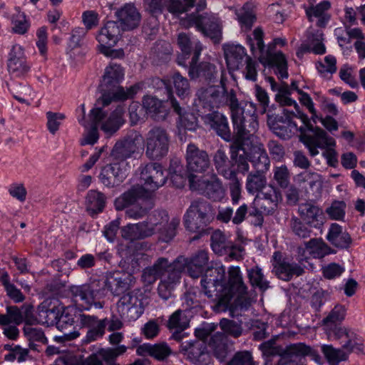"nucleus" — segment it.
<instances>
[{"mask_svg": "<svg viewBox=\"0 0 365 365\" xmlns=\"http://www.w3.org/2000/svg\"><path fill=\"white\" fill-rule=\"evenodd\" d=\"M225 82L222 71L219 85L201 87L196 95L201 106L209 110L227 106L237 140H249L259 127L256 105L250 101L240 102L234 90L227 91Z\"/></svg>", "mask_w": 365, "mask_h": 365, "instance_id": "obj_1", "label": "nucleus"}, {"mask_svg": "<svg viewBox=\"0 0 365 365\" xmlns=\"http://www.w3.org/2000/svg\"><path fill=\"white\" fill-rule=\"evenodd\" d=\"M346 314L345 306L336 304L322 320L325 333L330 340H336L349 352L362 353L364 345L351 329L342 326Z\"/></svg>", "mask_w": 365, "mask_h": 365, "instance_id": "obj_2", "label": "nucleus"}, {"mask_svg": "<svg viewBox=\"0 0 365 365\" xmlns=\"http://www.w3.org/2000/svg\"><path fill=\"white\" fill-rule=\"evenodd\" d=\"M252 38L248 36L247 42L250 47V50L254 56H257L259 61L268 65L269 66L275 68V73L280 78H287V61L285 56L282 52L278 51L276 53L272 52L273 47L277 44L284 46L286 41L282 38H274V45H268L266 48L263 37L264 32L260 27L256 28L253 31Z\"/></svg>", "mask_w": 365, "mask_h": 365, "instance_id": "obj_3", "label": "nucleus"}, {"mask_svg": "<svg viewBox=\"0 0 365 365\" xmlns=\"http://www.w3.org/2000/svg\"><path fill=\"white\" fill-rule=\"evenodd\" d=\"M229 283L227 294H222L213 307L217 312H226L227 309L247 310L251 301L247 297V287L245 284L239 267H229Z\"/></svg>", "mask_w": 365, "mask_h": 365, "instance_id": "obj_4", "label": "nucleus"}, {"mask_svg": "<svg viewBox=\"0 0 365 365\" xmlns=\"http://www.w3.org/2000/svg\"><path fill=\"white\" fill-rule=\"evenodd\" d=\"M302 119L311 133H307L305 128L302 127L301 130L300 141L309 150L311 156L314 157L319 154L318 148L326 149L323 155L327 160L329 165L335 167L338 163L336 153L332 148L336 145L333 138L329 136L326 131L319 127H314L306 114H299Z\"/></svg>", "mask_w": 365, "mask_h": 365, "instance_id": "obj_5", "label": "nucleus"}, {"mask_svg": "<svg viewBox=\"0 0 365 365\" xmlns=\"http://www.w3.org/2000/svg\"><path fill=\"white\" fill-rule=\"evenodd\" d=\"M123 76L124 71L120 65L111 64L106 67L101 84L102 96L98 101L103 107L109 106L112 101L131 98L137 93V86H131L127 91L118 86Z\"/></svg>", "mask_w": 365, "mask_h": 365, "instance_id": "obj_6", "label": "nucleus"}, {"mask_svg": "<svg viewBox=\"0 0 365 365\" xmlns=\"http://www.w3.org/2000/svg\"><path fill=\"white\" fill-rule=\"evenodd\" d=\"M148 196V194L142 186L134 185L117 197L114 205L117 210L125 209L126 217L139 220L147 215L153 207Z\"/></svg>", "mask_w": 365, "mask_h": 365, "instance_id": "obj_7", "label": "nucleus"}, {"mask_svg": "<svg viewBox=\"0 0 365 365\" xmlns=\"http://www.w3.org/2000/svg\"><path fill=\"white\" fill-rule=\"evenodd\" d=\"M215 219V209L203 197L192 200L183 216L185 229L192 232L201 233Z\"/></svg>", "mask_w": 365, "mask_h": 365, "instance_id": "obj_8", "label": "nucleus"}, {"mask_svg": "<svg viewBox=\"0 0 365 365\" xmlns=\"http://www.w3.org/2000/svg\"><path fill=\"white\" fill-rule=\"evenodd\" d=\"M170 144L168 131L162 126H153L145 135V155L150 160H161L168 155Z\"/></svg>", "mask_w": 365, "mask_h": 365, "instance_id": "obj_9", "label": "nucleus"}, {"mask_svg": "<svg viewBox=\"0 0 365 365\" xmlns=\"http://www.w3.org/2000/svg\"><path fill=\"white\" fill-rule=\"evenodd\" d=\"M188 182L190 190L198 191L214 202H222L225 197V190L220 179L215 173L204 177L190 175Z\"/></svg>", "mask_w": 365, "mask_h": 365, "instance_id": "obj_10", "label": "nucleus"}, {"mask_svg": "<svg viewBox=\"0 0 365 365\" xmlns=\"http://www.w3.org/2000/svg\"><path fill=\"white\" fill-rule=\"evenodd\" d=\"M190 26H195L205 36L210 37L215 43L222 38V21L217 14L206 12L202 14L192 13L187 16Z\"/></svg>", "mask_w": 365, "mask_h": 365, "instance_id": "obj_11", "label": "nucleus"}, {"mask_svg": "<svg viewBox=\"0 0 365 365\" xmlns=\"http://www.w3.org/2000/svg\"><path fill=\"white\" fill-rule=\"evenodd\" d=\"M69 290L73 299L84 306L83 309L89 310L92 305L96 308H103V304L96 301L103 295L100 280L93 279L81 285H73Z\"/></svg>", "mask_w": 365, "mask_h": 365, "instance_id": "obj_12", "label": "nucleus"}, {"mask_svg": "<svg viewBox=\"0 0 365 365\" xmlns=\"http://www.w3.org/2000/svg\"><path fill=\"white\" fill-rule=\"evenodd\" d=\"M225 268L223 266L210 267L206 269L201 279V286L206 296L212 298L216 297V302L223 294H227L229 279L225 281Z\"/></svg>", "mask_w": 365, "mask_h": 365, "instance_id": "obj_13", "label": "nucleus"}, {"mask_svg": "<svg viewBox=\"0 0 365 365\" xmlns=\"http://www.w3.org/2000/svg\"><path fill=\"white\" fill-rule=\"evenodd\" d=\"M143 142V138L140 133L135 130L130 131L118 140L113 147L110 152L113 161L128 163L127 159L135 158L139 154Z\"/></svg>", "mask_w": 365, "mask_h": 365, "instance_id": "obj_14", "label": "nucleus"}, {"mask_svg": "<svg viewBox=\"0 0 365 365\" xmlns=\"http://www.w3.org/2000/svg\"><path fill=\"white\" fill-rule=\"evenodd\" d=\"M143 294L134 289L122 295L116 303V310L122 319L135 321L144 312Z\"/></svg>", "mask_w": 365, "mask_h": 365, "instance_id": "obj_15", "label": "nucleus"}, {"mask_svg": "<svg viewBox=\"0 0 365 365\" xmlns=\"http://www.w3.org/2000/svg\"><path fill=\"white\" fill-rule=\"evenodd\" d=\"M120 29L114 21L106 22L98 31L96 38L99 43L101 53L109 57H119L123 54L122 51L113 50L120 36Z\"/></svg>", "mask_w": 365, "mask_h": 365, "instance_id": "obj_16", "label": "nucleus"}, {"mask_svg": "<svg viewBox=\"0 0 365 365\" xmlns=\"http://www.w3.org/2000/svg\"><path fill=\"white\" fill-rule=\"evenodd\" d=\"M267 122L272 132L283 139L289 138L296 131L301 132L300 129L302 127L305 128L307 133L310 132L303 122V125L298 128L297 123L292 119L291 113L286 109H284L282 115L267 113Z\"/></svg>", "mask_w": 365, "mask_h": 365, "instance_id": "obj_17", "label": "nucleus"}, {"mask_svg": "<svg viewBox=\"0 0 365 365\" xmlns=\"http://www.w3.org/2000/svg\"><path fill=\"white\" fill-rule=\"evenodd\" d=\"M185 261L183 256L178 257L173 262H170L165 257H159L154 264L144 269L142 277L145 282L153 284L165 273L170 274L180 268V274L183 272V264Z\"/></svg>", "mask_w": 365, "mask_h": 365, "instance_id": "obj_18", "label": "nucleus"}, {"mask_svg": "<svg viewBox=\"0 0 365 365\" xmlns=\"http://www.w3.org/2000/svg\"><path fill=\"white\" fill-rule=\"evenodd\" d=\"M307 356L315 358L318 353L304 343L291 344L282 351L276 365H304Z\"/></svg>", "mask_w": 365, "mask_h": 365, "instance_id": "obj_19", "label": "nucleus"}, {"mask_svg": "<svg viewBox=\"0 0 365 365\" xmlns=\"http://www.w3.org/2000/svg\"><path fill=\"white\" fill-rule=\"evenodd\" d=\"M76 317L81 327L88 329L85 337L82 339L83 344H88L96 341L105 335L108 323V318L99 319L95 315L84 313H80Z\"/></svg>", "mask_w": 365, "mask_h": 365, "instance_id": "obj_20", "label": "nucleus"}, {"mask_svg": "<svg viewBox=\"0 0 365 365\" xmlns=\"http://www.w3.org/2000/svg\"><path fill=\"white\" fill-rule=\"evenodd\" d=\"M187 178L195 173H203L210 167V159L206 150L200 149L193 143H190L186 149Z\"/></svg>", "mask_w": 365, "mask_h": 365, "instance_id": "obj_21", "label": "nucleus"}, {"mask_svg": "<svg viewBox=\"0 0 365 365\" xmlns=\"http://www.w3.org/2000/svg\"><path fill=\"white\" fill-rule=\"evenodd\" d=\"M129 170L128 163L113 161L102 168L99 180L107 187H115L126 179Z\"/></svg>", "mask_w": 365, "mask_h": 365, "instance_id": "obj_22", "label": "nucleus"}, {"mask_svg": "<svg viewBox=\"0 0 365 365\" xmlns=\"http://www.w3.org/2000/svg\"><path fill=\"white\" fill-rule=\"evenodd\" d=\"M140 180L143 182L141 185L148 194L163 186L167 180V175L158 163H150L145 165L140 172Z\"/></svg>", "mask_w": 365, "mask_h": 365, "instance_id": "obj_23", "label": "nucleus"}, {"mask_svg": "<svg viewBox=\"0 0 365 365\" xmlns=\"http://www.w3.org/2000/svg\"><path fill=\"white\" fill-rule=\"evenodd\" d=\"M273 267L276 276L284 281H289L294 277H299L304 272V268L297 263L283 259L281 252H275L273 255Z\"/></svg>", "mask_w": 365, "mask_h": 365, "instance_id": "obj_24", "label": "nucleus"}, {"mask_svg": "<svg viewBox=\"0 0 365 365\" xmlns=\"http://www.w3.org/2000/svg\"><path fill=\"white\" fill-rule=\"evenodd\" d=\"M202 120L205 125L213 130L224 140L229 142L232 139L228 119L223 113L213 110L202 115Z\"/></svg>", "mask_w": 365, "mask_h": 365, "instance_id": "obj_25", "label": "nucleus"}, {"mask_svg": "<svg viewBox=\"0 0 365 365\" xmlns=\"http://www.w3.org/2000/svg\"><path fill=\"white\" fill-rule=\"evenodd\" d=\"M188 75L191 79H198L207 83H215L218 81L219 71L217 66L212 63L202 61L197 63L191 60L188 69Z\"/></svg>", "mask_w": 365, "mask_h": 365, "instance_id": "obj_26", "label": "nucleus"}, {"mask_svg": "<svg viewBox=\"0 0 365 365\" xmlns=\"http://www.w3.org/2000/svg\"><path fill=\"white\" fill-rule=\"evenodd\" d=\"M133 279V276L128 272H108L101 284L106 287L113 295L119 296L130 289Z\"/></svg>", "mask_w": 365, "mask_h": 365, "instance_id": "obj_27", "label": "nucleus"}, {"mask_svg": "<svg viewBox=\"0 0 365 365\" xmlns=\"http://www.w3.org/2000/svg\"><path fill=\"white\" fill-rule=\"evenodd\" d=\"M8 71L10 73L19 76L28 73L30 64L27 62L21 46L14 45L9 53L7 62Z\"/></svg>", "mask_w": 365, "mask_h": 365, "instance_id": "obj_28", "label": "nucleus"}, {"mask_svg": "<svg viewBox=\"0 0 365 365\" xmlns=\"http://www.w3.org/2000/svg\"><path fill=\"white\" fill-rule=\"evenodd\" d=\"M298 212L302 219L310 227L320 229L325 222L322 209L312 202L300 204Z\"/></svg>", "mask_w": 365, "mask_h": 365, "instance_id": "obj_29", "label": "nucleus"}, {"mask_svg": "<svg viewBox=\"0 0 365 365\" xmlns=\"http://www.w3.org/2000/svg\"><path fill=\"white\" fill-rule=\"evenodd\" d=\"M281 199L280 192L275 187L269 185L266 191H262L257 195L254 205L269 215L274 213Z\"/></svg>", "mask_w": 365, "mask_h": 365, "instance_id": "obj_30", "label": "nucleus"}, {"mask_svg": "<svg viewBox=\"0 0 365 365\" xmlns=\"http://www.w3.org/2000/svg\"><path fill=\"white\" fill-rule=\"evenodd\" d=\"M115 16L124 31L137 28L141 19V16L133 4H125L115 11Z\"/></svg>", "mask_w": 365, "mask_h": 365, "instance_id": "obj_31", "label": "nucleus"}, {"mask_svg": "<svg viewBox=\"0 0 365 365\" xmlns=\"http://www.w3.org/2000/svg\"><path fill=\"white\" fill-rule=\"evenodd\" d=\"M185 261L183 264V271L186 270L187 274L192 278L200 277L205 266L209 262L208 252L206 250H201L196 252L190 258L184 257Z\"/></svg>", "mask_w": 365, "mask_h": 365, "instance_id": "obj_32", "label": "nucleus"}, {"mask_svg": "<svg viewBox=\"0 0 365 365\" xmlns=\"http://www.w3.org/2000/svg\"><path fill=\"white\" fill-rule=\"evenodd\" d=\"M330 8V2L324 0L315 6L307 7L305 13L309 22H315L317 27L325 28L331 18L328 12Z\"/></svg>", "mask_w": 365, "mask_h": 365, "instance_id": "obj_33", "label": "nucleus"}, {"mask_svg": "<svg viewBox=\"0 0 365 365\" xmlns=\"http://www.w3.org/2000/svg\"><path fill=\"white\" fill-rule=\"evenodd\" d=\"M235 155L232 153L230 159L225 150H217L213 156V162L217 173L228 180L236 178V169L234 164Z\"/></svg>", "mask_w": 365, "mask_h": 365, "instance_id": "obj_34", "label": "nucleus"}, {"mask_svg": "<svg viewBox=\"0 0 365 365\" xmlns=\"http://www.w3.org/2000/svg\"><path fill=\"white\" fill-rule=\"evenodd\" d=\"M168 100L161 101L155 97L147 96L143 99V107L155 120H163L168 114Z\"/></svg>", "mask_w": 365, "mask_h": 365, "instance_id": "obj_35", "label": "nucleus"}, {"mask_svg": "<svg viewBox=\"0 0 365 365\" xmlns=\"http://www.w3.org/2000/svg\"><path fill=\"white\" fill-rule=\"evenodd\" d=\"M224 51L227 66L233 70L242 67L247 58H250L247 55L245 48L240 45H227Z\"/></svg>", "mask_w": 365, "mask_h": 365, "instance_id": "obj_36", "label": "nucleus"}, {"mask_svg": "<svg viewBox=\"0 0 365 365\" xmlns=\"http://www.w3.org/2000/svg\"><path fill=\"white\" fill-rule=\"evenodd\" d=\"M327 240L334 247L340 249H346L352 243L350 235L337 223H331Z\"/></svg>", "mask_w": 365, "mask_h": 365, "instance_id": "obj_37", "label": "nucleus"}, {"mask_svg": "<svg viewBox=\"0 0 365 365\" xmlns=\"http://www.w3.org/2000/svg\"><path fill=\"white\" fill-rule=\"evenodd\" d=\"M75 321L72 315L69 314L66 311H63L59 314L58 319L56 322V327L63 332L61 336H56V341L61 343L72 341L80 336V332L78 330L70 331L68 332L63 331L68 327H71Z\"/></svg>", "mask_w": 365, "mask_h": 365, "instance_id": "obj_38", "label": "nucleus"}, {"mask_svg": "<svg viewBox=\"0 0 365 365\" xmlns=\"http://www.w3.org/2000/svg\"><path fill=\"white\" fill-rule=\"evenodd\" d=\"M323 32L317 30L310 33L307 36L308 44H302L298 51L297 56L301 57L304 53L313 52L315 54H324L326 53V47L323 43Z\"/></svg>", "mask_w": 365, "mask_h": 365, "instance_id": "obj_39", "label": "nucleus"}, {"mask_svg": "<svg viewBox=\"0 0 365 365\" xmlns=\"http://www.w3.org/2000/svg\"><path fill=\"white\" fill-rule=\"evenodd\" d=\"M121 232L124 239L130 241L144 239L153 235L152 228H149L148 223L144 221L136 224H128L122 228Z\"/></svg>", "mask_w": 365, "mask_h": 365, "instance_id": "obj_40", "label": "nucleus"}, {"mask_svg": "<svg viewBox=\"0 0 365 365\" xmlns=\"http://www.w3.org/2000/svg\"><path fill=\"white\" fill-rule=\"evenodd\" d=\"M249 161L252 163L255 171L267 173L269 169L270 160L262 145L252 148Z\"/></svg>", "mask_w": 365, "mask_h": 365, "instance_id": "obj_41", "label": "nucleus"}, {"mask_svg": "<svg viewBox=\"0 0 365 365\" xmlns=\"http://www.w3.org/2000/svg\"><path fill=\"white\" fill-rule=\"evenodd\" d=\"M178 44L182 51L184 58H187L193 52L192 61H198L202 51L201 43L198 41H191L189 36L180 33L178 37Z\"/></svg>", "mask_w": 365, "mask_h": 365, "instance_id": "obj_42", "label": "nucleus"}, {"mask_svg": "<svg viewBox=\"0 0 365 365\" xmlns=\"http://www.w3.org/2000/svg\"><path fill=\"white\" fill-rule=\"evenodd\" d=\"M180 268L179 267L160 281L158 287V292L160 298L167 300L172 297L173 292L180 282Z\"/></svg>", "mask_w": 365, "mask_h": 365, "instance_id": "obj_43", "label": "nucleus"}, {"mask_svg": "<svg viewBox=\"0 0 365 365\" xmlns=\"http://www.w3.org/2000/svg\"><path fill=\"white\" fill-rule=\"evenodd\" d=\"M139 355H149L158 361H163L171 354V349L167 344H144L137 349Z\"/></svg>", "mask_w": 365, "mask_h": 365, "instance_id": "obj_44", "label": "nucleus"}, {"mask_svg": "<svg viewBox=\"0 0 365 365\" xmlns=\"http://www.w3.org/2000/svg\"><path fill=\"white\" fill-rule=\"evenodd\" d=\"M304 245V248H298V254L299 255L298 260L300 263L307 259L305 256L306 249L309 250V253H312L314 255V257L319 258L323 257L327 254V246L321 238H312L306 242Z\"/></svg>", "mask_w": 365, "mask_h": 365, "instance_id": "obj_45", "label": "nucleus"}, {"mask_svg": "<svg viewBox=\"0 0 365 365\" xmlns=\"http://www.w3.org/2000/svg\"><path fill=\"white\" fill-rule=\"evenodd\" d=\"M124 108L118 106L108 118L102 124L101 129L108 135H111L119 130L123 124Z\"/></svg>", "mask_w": 365, "mask_h": 365, "instance_id": "obj_46", "label": "nucleus"}, {"mask_svg": "<svg viewBox=\"0 0 365 365\" xmlns=\"http://www.w3.org/2000/svg\"><path fill=\"white\" fill-rule=\"evenodd\" d=\"M106 196L98 190H91L86 195L87 210L93 216L102 212L106 206Z\"/></svg>", "mask_w": 365, "mask_h": 365, "instance_id": "obj_47", "label": "nucleus"}, {"mask_svg": "<svg viewBox=\"0 0 365 365\" xmlns=\"http://www.w3.org/2000/svg\"><path fill=\"white\" fill-rule=\"evenodd\" d=\"M171 106L173 110L179 115L182 127L190 131H195L197 129L198 127L197 118L194 114L185 113L184 108L180 106L176 99H171Z\"/></svg>", "mask_w": 365, "mask_h": 365, "instance_id": "obj_48", "label": "nucleus"}, {"mask_svg": "<svg viewBox=\"0 0 365 365\" xmlns=\"http://www.w3.org/2000/svg\"><path fill=\"white\" fill-rule=\"evenodd\" d=\"M264 173L252 170L246 180V190L250 194H255L262 191L266 187L267 179Z\"/></svg>", "mask_w": 365, "mask_h": 365, "instance_id": "obj_49", "label": "nucleus"}, {"mask_svg": "<svg viewBox=\"0 0 365 365\" xmlns=\"http://www.w3.org/2000/svg\"><path fill=\"white\" fill-rule=\"evenodd\" d=\"M181 351L187 354L188 357L193 361H199L206 351L205 341L198 339L186 341L180 345Z\"/></svg>", "mask_w": 365, "mask_h": 365, "instance_id": "obj_50", "label": "nucleus"}, {"mask_svg": "<svg viewBox=\"0 0 365 365\" xmlns=\"http://www.w3.org/2000/svg\"><path fill=\"white\" fill-rule=\"evenodd\" d=\"M322 351L324 357L331 365H338L341 361H346L351 353L344 349L334 348L332 345L324 344L322 346Z\"/></svg>", "mask_w": 365, "mask_h": 365, "instance_id": "obj_51", "label": "nucleus"}, {"mask_svg": "<svg viewBox=\"0 0 365 365\" xmlns=\"http://www.w3.org/2000/svg\"><path fill=\"white\" fill-rule=\"evenodd\" d=\"M247 277L252 287L264 292L269 287V282L264 276L262 270L258 266L247 269Z\"/></svg>", "mask_w": 365, "mask_h": 365, "instance_id": "obj_52", "label": "nucleus"}, {"mask_svg": "<svg viewBox=\"0 0 365 365\" xmlns=\"http://www.w3.org/2000/svg\"><path fill=\"white\" fill-rule=\"evenodd\" d=\"M237 20L245 31H249L256 21V16L251 9V4L246 3L241 9L236 11Z\"/></svg>", "mask_w": 365, "mask_h": 365, "instance_id": "obj_53", "label": "nucleus"}, {"mask_svg": "<svg viewBox=\"0 0 365 365\" xmlns=\"http://www.w3.org/2000/svg\"><path fill=\"white\" fill-rule=\"evenodd\" d=\"M165 9L173 15H180L188 11L195 5L196 0H164Z\"/></svg>", "mask_w": 365, "mask_h": 365, "instance_id": "obj_54", "label": "nucleus"}, {"mask_svg": "<svg viewBox=\"0 0 365 365\" xmlns=\"http://www.w3.org/2000/svg\"><path fill=\"white\" fill-rule=\"evenodd\" d=\"M210 242L212 250L219 255L227 253V247L231 242L227 240L225 234L219 230L212 232L210 237Z\"/></svg>", "mask_w": 365, "mask_h": 365, "instance_id": "obj_55", "label": "nucleus"}, {"mask_svg": "<svg viewBox=\"0 0 365 365\" xmlns=\"http://www.w3.org/2000/svg\"><path fill=\"white\" fill-rule=\"evenodd\" d=\"M180 225V219L177 217L173 218L168 223L164 224L159 227V240L164 242H169L173 240L177 233V228Z\"/></svg>", "mask_w": 365, "mask_h": 365, "instance_id": "obj_56", "label": "nucleus"}, {"mask_svg": "<svg viewBox=\"0 0 365 365\" xmlns=\"http://www.w3.org/2000/svg\"><path fill=\"white\" fill-rule=\"evenodd\" d=\"M172 82L176 94L181 98H185L190 93V86L187 78L182 76L179 72L175 73L172 76Z\"/></svg>", "mask_w": 365, "mask_h": 365, "instance_id": "obj_57", "label": "nucleus"}, {"mask_svg": "<svg viewBox=\"0 0 365 365\" xmlns=\"http://www.w3.org/2000/svg\"><path fill=\"white\" fill-rule=\"evenodd\" d=\"M316 67L323 78L329 79L336 71V59L334 56L328 55L324 58V61L318 62Z\"/></svg>", "mask_w": 365, "mask_h": 365, "instance_id": "obj_58", "label": "nucleus"}, {"mask_svg": "<svg viewBox=\"0 0 365 365\" xmlns=\"http://www.w3.org/2000/svg\"><path fill=\"white\" fill-rule=\"evenodd\" d=\"M189 326V320L181 309L176 310L169 318L168 327L170 329H176L184 330Z\"/></svg>", "mask_w": 365, "mask_h": 365, "instance_id": "obj_59", "label": "nucleus"}, {"mask_svg": "<svg viewBox=\"0 0 365 365\" xmlns=\"http://www.w3.org/2000/svg\"><path fill=\"white\" fill-rule=\"evenodd\" d=\"M168 220L169 216L165 210H155L144 222L148 223L149 228H152L153 235L155 230L158 229V226H163L164 224L168 223Z\"/></svg>", "mask_w": 365, "mask_h": 365, "instance_id": "obj_60", "label": "nucleus"}, {"mask_svg": "<svg viewBox=\"0 0 365 365\" xmlns=\"http://www.w3.org/2000/svg\"><path fill=\"white\" fill-rule=\"evenodd\" d=\"M346 205L343 200H334L325 212L333 220H344L346 215Z\"/></svg>", "mask_w": 365, "mask_h": 365, "instance_id": "obj_61", "label": "nucleus"}, {"mask_svg": "<svg viewBox=\"0 0 365 365\" xmlns=\"http://www.w3.org/2000/svg\"><path fill=\"white\" fill-rule=\"evenodd\" d=\"M299 218L294 217L290 221V227L293 233L300 238H307L311 236L312 230Z\"/></svg>", "mask_w": 365, "mask_h": 365, "instance_id": "obj_62", "label": "nucleus"}, {"mask_svg": "<svg viewBox=\"0 0 365 365\" xmlns=\"http://www.w3.org/2000/svg\"><path fill=\"white\" fill-rule=\"evenodd\" d=\"M226 365H257L249 351H237Z\"/></svg>", "mask_w": 365, "mask_h": 365, "instance_id": "obj_63", "label": "nucleus"}, {"mask_svg": "<svg viewBox=\"0 0 365 365\" xmlns=\"http://www.w3.org/2000/svg\"><path fill=\"white\" fill-rule=\"evenodd\" d=\"M221 329L227 334L237 338L242 334V327L240 324L234 320L223 318L220 322Z\"/></svg>", "mask_w": 365, "mask_h": 365, "instance_id": "obj_64", "label": "nucleus"}]
</instances>
